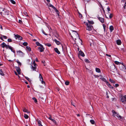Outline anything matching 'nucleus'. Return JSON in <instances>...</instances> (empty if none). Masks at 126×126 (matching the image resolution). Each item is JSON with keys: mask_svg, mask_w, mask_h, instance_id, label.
<instances>
[{"mask_svg": "<svg viewBox=\"0 0 126 126\" xmlns=\"http://www.w3.org/2000/svg\"><path fill=\"white\" fill-rule=\"evenodd\" d=\"M72 32L71 36L72 38L74 39L75 40L77 39H79V36L77 32L75 31L72 30Z\"/></svg>", "mask_w": 126, "mask_h": 126, "instance_id": "obj_1", "label": "nucleus"}, {"mask_svg": "<svg viewBox=\"0 0 126 126\" xmlns=\"http://www.w3.org/2000/svg\"><path fill=\"white\" fill-rule=\"evenodd\" d=\"M84 24L87 26L86 28V29L89 31H91L93 28V26L89 24L87 22H84Z\"/></svg>", "mask_w": 126, "mask_h": 126, "instance_id": "obj_2", "label": "nucleus"}, {"mask_svg": "<svg viewBox=\"0 0 126 126\" xmlns=\"http://www.w3.org/2000/svg\"><path fill=\"white\" fill-rule=\"evenodd\" d=\"M112 112L113 113V116L114 117H115L116 116L118 118L121 119V116L119 115L114 110H112Z\"/></svg>", "mask_w": 126, "mask_h": 126, "instance_id": "obj_3", "label": "nucleus"}, {"mask_svg": "<svg viewBox=\"0 0 126 126\" xmlns=\"http://www.w3.org/2000/svg\"><path fill=\"white\" fill-rule=\"evenodd\" d=\"M36 65H37L35 63V61H34L33 62V63L32 64L31 67V69L32 71H36Z\"/></svg>", "mask_w": 126, "mask_h": 126, "instance_id": "obj_4", "label": "nucleus"}, {"mask_svg": "<svg viewBox=\"0 0 126 126\" xmlns=\"http://www.w3.org/2000/svg\"><path fill=\"white\" fill-rule=\"evenodd\" d=\"M0 14L1 15H8L9 14V12L6 9H3L2 12H0Z\"/></svg>", "mask_w": 126, "mask_h": 126, "instance_id": "obj_5", "label": "nucleus"}, {"mask_svg": "<svg viewBox=\"0 0 126 126\" xmlns=\"http://www.w3.org/2000/svg\"><path fill=\"white\" fill-rule=\"evenodd\" d=\"M17 53L18 55L21 57L23 56L24 55V54L20 50L17 51Z\"/></svg>", "mask_w": 126, "mask_h": 126, "instance_id": "obj_6", "label": "nucleus"}, {"mask_svg": "<svg viewBox=\"0 0 126 126\" xmlns=\"http://www.w3.org/2000/svg\"><path fill=\"white\" fill-rule=\"evenodd\" d=\"M121 100L123 102L125 103L126 102V95H125L122 97L121 99Z\"/></svg>", "mask_w": 126, "mask_h": 126, "instance_id": "obj_7", "label": "nucleus"}, {"mask_svg": "<svg viewBox=\"0 0 126 126\" xmlns=\"http://www.w3.org/2000/svg\"><path fill=\"white\" fill-rule=\"evenodd\" d=\"M7 49L8 48L9 49H10L14 53H15V50L13 49V48L11 46L8 45H7V47L6 48Z\"/></svg>", "mask_w": 126, "mask_h": 126, "instance_id": "obj_8", "label": "nucleus"}, {"mask_svg": "<svg viewBox=\"0 0 126 126\" xmlns=\"http://www.w3.org/2000/svg\"><path fill=\"white\" fill-rule=\"evenodd\" d=\"M40 47H38V49L41 52L43 51L44 48L43 46L42 45H40Z\"/></svg>", "mask_w": 126, "mask_h": 126, "instance_id": "obj_9", "label": "nucleus"}, {"mask_svg": "<svg viewBox=\"0 0 126 126\" xmlns=\"http://www.w3.org/2000/svg\"><path fill=\"white\" fill-rule=\"evenodd\" d=\"M15 36L16 39H18L19 40H21L22 39V37L18 35H15Z\"/></svg>", "mask_w": 126, "mask_h": 126, "instance_id": "obj_10", "label": "nucleus"}, {"mask_svg": "<svg viewBox=\"0 0 126 126\" xmlns=\"http://www.w3.org/2000/svg\"><path fill=\"white\" fill-rule=\"evenodd\" d=\"M98 19L102 23H103L104 21V19L103 18L100 17L99 16L97 17Z\"/></svg>", "mask_w": 126, "mask_h": 126, "instance_id": "obj_11", "label": "nucleus"}, {"mask_svg": "<svg viewBox=\"0 0 126 126\" xmlns=\"http://www.w3.org/2000/svg\"><path fill=\"white\" fill-rule=\"evenodd\" d=\"M122 65L120 67V68L121 70H125L126 69V67L125 66L123 65V63H122Z\"/></svg>", "mask_w": 126, "mask_h": 126, "instance_id": "obj_12", "label": "nucleus"}, {"mask_svg": "<svg viewBox=\"0 0 126 126\" xmlns=\"http://www.w3.org/2000/svg\"><path fill=\"white\" fill-rule=\"evenodd\" d=\"M16 71L17 72L18 74H20V68L18 67H17L16 68Z\"/></svg>", "mask_w": 126, "mask_h": 126, "instance_id": "obj_13", "label": "nucleus"}, {"mask_svg": "<svg viewBox=\"0 0 126 126\" xmlns=\"http://www.w3.org/2000/svg\"><path fill=\"white\" fill-rule=\"evenodd\" d=\"M54 51H55L58 54H60V51L57 48H55L54 49Z\"/></svg>", "mask_w": 126, "mask_h": 126, "instance_id": "obj_14", "label": "nucleus"}, {"mask_svg": "<svg viewBox=\"0 0 126 126\" xmlns=\"http://www.w3.org/2000/svg\"><path fill=\"white\" fill-rule=\"evenodd\" d=\"M37 121L38 122V124L39 126H43L41 124V122L40 120L38 119H37Z\"/></svg>", "mask_w": 126, "mask_h": 126, "instance_id": "obj_15", "label": "nucleus"}, {"mask_svg": "<svg viewBox=\"0 0 126 126\" xmlns=\"http://www.w3.org/2000/svg\"><path fill=\"white\" fill-rule=\"evenodd\" d=\"M79 54L82 57L85 56V54L83 52L81 51H79Z\"/></svg>", "mask_w": 126, "mask_h": 126, "instance_id": "obj_16", "label": "nucleus"}, {"mask_svg": "<svg viewBox=\"0 0 126 126\" xmlns=\"http://www.w3.org/2000/svg\"><path fill=\"white\" fill-rule=\"evenodd\" d=\"M2 47L4 48L5 47L6 48L7 47V45L4 42H3L1 44Z\"/></svg>", "mask_w": 126, "mask_h": 126, "instance_id": "obj_17", "label": "nucleus"}, {"mask_svg": "<svg viewBox=\"0 0 126 126\" xmlns=\"http://www.w3.org/2000/svg\"><path fill=\"white\" fill-rule=\"evenodd\" d=\"M54 41L58 45L61 44V43L56 39H54Z\"/></svg>", "mask_w": 126, "mask_h": 126, "instance_id": "obj_18", "label": "nucleus"}, {"mask_svg": "<svg viewBox=\"0 0 126 126\" xmlns=\"http://www.w3.org/2000/svg\"><path fill=\"white\" fill-rule=\"evenodd\" d=\"M23 111L24 112H26L27 113H29V111L28 110H27L25 108H23L22 109Z\"/></svg>", "mask_w": 126, "mask_h": 126, "instance_id": "obj_19", "label": "nucleus"}, {"mask_svg": "<svg viewBox=\"0 0 126 126\" xmlns=\"http://www.w3.org/2000/svg\"><path fill=\"white\" fill-rule=\"evenodd\" d=\"M116 43L117 45H120L121 43V41L120 40H118L116 41Z\"/></svg>", "mask_w": 126, "mask_h": 126, "instance_id": "obj_20", "label": "nucleus"}, {"mask_svg": "<svg viewBox=\"0 0 126 126\" xmlns=\"http://www.w3.org/2000/svg\"><path fill=\"white\" fill-rule=\"evenodd\" d=\"M88 22H87L89 24H90L92 25L94 23V22L93 21H90L89 20H88Z\"/></svg>", "mask_w": 126, "mask_h": 126, "instance_id": "obj_21", "label": "nucleus"}, {"mask_svg": "<svg viewBox=\"0 0 126 126\" xmlns=\"http://www.w3.org/2000/svg\"><path fill=\"white\" fill-rule=\"evenodd\" d=\"M110 32H112L114 29V28L113 26H110Z\"/></svg>", "mask_w": 126, "mask_h": 126, "instance_id": "obj_22", "label": "nucleus"}, {"mask_svg": "<svg viewBox=\"0 0 126 126\" xmlns=\"http://www.w3.org/2000/svg\"><path fill=\"white\" fill-rule=\"evenodd\" d=\"M96 71L98 73H100L101 72V70L100 69L98 68H96L95 69Z\"/></svg>", "mask_w": 126, "mask_h": 126, "instance_id": "obj_23", "label": "nucleus"}, {"mask_svg": "<svg viewBox=\"0 0 126 126\" xmlns=\"http://www.w3.org/2000/svg\"><path fill=\"white\" fill-rule=\"evenodd\" d=\"M39 78L40 79V81H42L43 80V78L42 76H41V74H40L39 75Z\"/></svg>", "mask_w": 126, "mask_h": 126, "instance_id": "obj_24", "label": "nucleus"}, {"mask_svg": "<svg viewBox=\"0 0 126 126\" xmlns=\"http://www.w3.org/2000/svg\"><path fill=\"white\" fill-rule=\"evenodd\" d=\"M0 74L2 76L4 75V74L3 73L2 70L1 69L0 70Z\"/></svg>", "mask_w": 126, "mask_h": 126, "instance_id": "obj_25", "label": "nucleus"}, {"mask_svg": "<svg viewBox=\"0 0 126 126\" xmlns=\"http://www.w3.org/2000/svg\"><path fill=\"white\" fill-rule=\"evenodd\" d=\"M114 63L115 64L117 65H120L121 63L120 62H118L116 61L114 62Z\"/></svg>", "mask_w": 126, "mask_h": 126, "instance_id": "obj_26", "label": "nucleus"}, {"mask_svg": "<svg viewBox=\"0 0 126 126\" xmlns=\"http://www.w3.org/2000/svg\"><path fill=\"white\" fill-rule=\"evenodd\" d=\"M90 122L92 124H94L95 123V122L94 120H90Z\"/></svg>", "mask_w": 126, "mask_h": 126, "instance_id": "obj_27", "label": "nucleus"}, {"mask_svg": "<svg viewBox=\"0 0 126 126\" xmlns=\"http://www.w3.org/2000/svg\"><path fill=\"white\" fill-rule=\"evenodd\" d=\"M9 0L13 4H15L16 3L13 0Z\"/></svg>", "mask_w": 126, "mask_h": 126, "instance_id": "obj_28", "label": "nucleus"}, {"mask_svg": "<svg viewBox=\"0 0 126 126\" xmlns=\"http://www.w3.org/2000/svg\"><path fill=\"white\" fill-rule=\"evenodd\" d=\"M16 62L18 64V65H21V63L19 61V60H17L16 61Z\"/></svg>", "mask_w": 126, "mask_h": 126, "instance_id": "obj_29", "label": "nucleus"}, {"mask_svg": "<svg viewBox=\"0 0 126 126\" xmlns=\"http://www.w3.org/2000/svg\"><path fill=\"white\" fill-rule=\"evenodd\" d=\"M32 99L34 100V102L35 103H36L37 102V100L34 97H33L32 98Z\"/></svg>", "mask_w": 126, "mask_h": 126, "instance_id": "obj_30", "label": "nucleus"}, {"mask_svg": "<svg viewBox=\"0 0 126 126\" xmlns=\"http://www.w3.org/2000/svg\"><path fill=\"white\" fill-rule=\"evenodd\" d=\"M24 116V118L26 119H28L29 117L26 114H25Z\"/></svg>", "mask_w": 126, "mask_h": 126, "instance_id": "obj_31", "label": "nucleus"}, {"mask_svg": "<svg viewBox=\"0 0 126 126\" xmlns=\"http://www.w3.org/2000/svg\"><path fill=\"white\" fill-rule=\"evenodd\" d=\"M45 45L46 46H47L48 47H50L51 46V44L50 43L46 44Z\"/></svg>", "mask_w": 126, "mask_h": 126, "instance_id": "obj_32", "label": "nucleus"}, {"mask_svg": "<svg viewBox=\"0 0 126 126\" xmlns=\"http://www.w3.org/2000/svg\"><path fill=\"white\" fill-rule=\"evenodd\" d=\"M25 78L27 79L30 82H31V80L28 77H25Z\"/></svg>", "mask_w": 126, "mask_h": 126, "instance_id": "obj_33", "label": "nucleus"}, {"mask_svg": "<svg viewBox=\"0 0 126 126\" xmlns=\"http://www.w3.org/2000/svg\"><path fill=\"white\" fill-rule=\"evenodd\" d=\"M36 45L38 46H40V45H42L41 44H40V43L38 42H37L36 43Z\"/></svg>", "mask_w": 126, "mask_h": 126, "instance_id": "obj_34", "label": "nucleus"}, {"mask_svg": "<svg viewBox=\"0 0 126 126\" xmlns=\"http://www.w3.org/2000/svg\"><path fill=\"white\" fill-rule=\"evenodd\" d=\"M23 45L25 46H26L28 45V43L26 42H24L23 43Z\"/></svg>", "mask_w": 126, "mask_h": 126, "instance_id": "obj_35", "label": "nucleus"}, {"mask_svg": "<svg viewBox=\"0 0 126 126\" xmlns=\"http://www.w3.org/2000/svg\"><path fill=\"white\" fill-rule=\"evenodd\" d=\"M69 82L68 81H66L65 82V84L66 85H69Z\"/></svg>", "mask_w": 126, "mask_h": 126, "instance_id": "obj_36", "label": "nucleus"}, {"mask_svg": "<svg viewBox=\"0 0 126 126\" xmlns=\"http://www.w3.org/2000/svg\"><path fill=\"white\" fill-rule=\"evenodd\" d=\"M85 62H86L88 63L90 62V61H89V60L87 59H85Z\"/></svg>", "mask_w": 126, "mask_h": 126, "instance_id": "obj_37", "label": "nucleus"}, {"mask_svg": "<svg viewBox=\"0 0 126 126\" xmlns=\"http://www.w3.org/2000/svg\"><path fill=\"white\" fill-rule=\"evenodd\" d=\"M55 10L56 12L57 13V14H58V16H59V12L56 8H55Z\"/></svg>", "mask_w": 126, "mask_h": 126, "instance_id": "obj_38", "label": "nucleus"}, {"mask_svg": "<svg viewBox=\"0 0 126 126\" xmlns=\"http://www.w3.org/2000/svg\"><path fill=\"white\" fill-rule=\"evenodd\" d=\"M49 6L50 7H52L53 9H55L56 8H55L51 4H50Z\"/></svg>", "mask_w": 126, "mask_h": 126, "instance_id": "obj_39", "label": "nucleus"}, {"mask_svg": "<svg viewBox=\"0 0 126 126\" xmlns=\"http://www.w3.org/2000/svg\"><path fill=\"white\" fill-rule=\"evenodd\" d=\"M27 49L28 50H29L30 51L31 50V48L30 47H29L28 46H27L26 47Z\"/></svg>", "mask_w": 126, "mask_h": 126, "instance_id": "obj_40", "label": "nucleus"}, {"mask_svg": "<svg viewBox=\"0 0 126 126\" xmlns=\"http://www.w3.org/2000/svg\"><path fill=\"white\" fill-rule=\"evenodd\" d=\"M113 15L112 14H110L109 16V17L110 18H111L113 17Z\"/></svg>", "mask_w": 126, "mask_h": 126, "instance_id": "obj_41", "label": "nucleus"}, {"mask_svg": "<svg viewBox=\"0 0 126 126\" xmlns=\"http://www.w3.org/2000/svg\"><path fill=\"white\" fill-rule=\"evenodd\" d=\"M110 81L112 83H115V81H113V80H111V79H110Z\"/></svg>", "mask_w": 126, "mask_h": 126, "instance_id": "obj_42", "label": "nucleus"}, {"mask_svg": "<svg viewBox=\"0 0 126 126\" xmlns=\"http://www.w3.org/2000/svg\"><path fill=\"white\" fill-rule=\"evenodd\" d=\"M8 41L9 42H11L12 41L11 39H8Z\"/></svg>", "mask_w": 126, "mask_h": 126, "instance_id": "obj_43", "label": "nucleus"}, {"mask_svg": "<svg viewBox=\"0 0 126 126\" xmlns=\"http://www.w3.org/2000/svg\"><path fill=\"white\" fill-rule=\"evenodd\" d=\"M103 26L104 30H105L106 26L104 24H103Z\"/></svg>", "mask_w": 126, "mask_h": 126, "instance_id": "obj_44", "label": "nucleus"}, {"mask_svg": "<svg viewBox=\"0 0 126 126\" xmlns=\"http://www.w3.org/2000/svg\"><path fill=\"white\" fill-rule=\"evenodd\" d=\"M24 14L25 15H26V16H28V14L26 12H24Z\"/></svg>", "mask_w": 126, "mask_h": 126, "instance_id": "obj_45", "label": "nucleus"}, {"mask_svg": "<svg viewBox=\"0 0 126 126\" xmlns=\"http://www.w3.org/2000/svg\"><path fill=\"white\" fill-rule=\"evenodd\" d=\"M3 37L5 39H6L7 38V37L5 35H3Z\"/></svg>", "mask_w": 126, "mask_h": 126, "instance_id": "obj_46", "label": "nucleus"}, {"mask_svg": "<svg viewBox=\"0 0 126 126\" xmlns=\"http://www.w3.org/2000/svg\"><path fill=\"white\" fill-rule=\"evenodd\" d=\"M126 6V2H125V3L124 6L123 7L124 8V9H125V7Z\"/></svg>", "mask_w": 126, "mask_h": 126, "instance_id": "obj_47", "label": "nucleus"}, {"mask_svg": "<svg viewBox=\"0 0 126 126\" xmlns=\"http://www.w3.org/2000/svg\"><path fill=\"white\" fill-rule=\"evenodd\" d=\"M108 86L110 88H113V87L110 84Z\"/></svg>", "mask_w": 126, "mask_h": 126, "instance_id": "obj_48", "label": "nucleus"}, {"mask_svg": "<svg viewBox=\"0 0 126 126\" xmlns=\"http://www.w3.org/2000/svg\"><path fill=\"white\" fill-rule=\"evenodd\" d=\"M71 103L74 106V107H75V104L72 101H71Z\"/></svg>", "mask_w": 126, "mask_h": 126, "instance_id": "obj_49", "label": "nucleus"}, {"mask_svg": "<svg viewBox=\"0 0 126 126\" xmlns=\"http://www.w3.org/2000/svg\"><path fill=\"white\" fill-rule=\"evenodd\" d=\"M43 33L45 35H47V34L44 31H42Z\"/></svg>", "mask_w": 126, "mask_h": 126, "instance_id": "obj_50", "label": "nucleus"}, {"mask_svg": "<svg viewBox=\"0 0 126 126\" xmlns=\"http://www.w3.org/2000/svg\"><path fill=\"white\" fill-rule=\"evenodd\" d=\"M115 87L116 88L117 87H118L119 86V85L118 84H115Z\"/></svg>", "mask_w": 126, "mask_h": 126, "instance_id": "obj_51", "label": "nucleus"}, {"mask_svg": "<svg viewBox=\"0 0 126 126\" xmlns=\"http://www.w3.org/2000/svg\"><path fill=\"white\" fill-rule=\"evenodd\" d=\"M107 9L108 11H110V8L109 7H108L107 8Z\"/></svg>", "mask_w": 126, "mask_h": 126, "instance_id": "obj_52", "label": "nucleus"}, {"mask_svg": "<svg viewBox=\"0 0 126 126\" xmlns=\"http://www.w3.org/2000/svg\"><path fill=\"white\" fill-rule=\"evenodd\" d=\"M19 22L20 23H22V21L21 20H19Z\"/></svg>", "mask_w": 126, "mask_h": 126, "instance_id": "obj_53", "label": "nucleus"}, {"mask_svg": "<svg viewBox=\"0 0 126 126\" xmlns=\"http://www.w3.org/2000/svg\"><path fill=\"white\" fill-rule=\"evenodd\" d=\"M106 55L107 56H108L110 57H111V55H109V54H106Z\"/></svg>", "mask_w": 126, "mask_h": 126, "instance_id": "obj_54", "label": "nucleus"}, {"mask_svg": "<svg viewBox=\"0 0 126 126\" xmlns=\"http://www.w3.org/2000/svg\"><path fill=\"white\" fill-rule=\"evenodd\" d=\"M94 77H95L98 78L99 77V76L98 75H94Z\"/></svg>", "mask_w": 126, "mask_h": 126, "instance_id": "obj_55", "label": "nucleus"}, {"mask_svg": "<svg viewBox=\"0 0 126 126\" xmlns=\"http://www.w3.org/2000/svg\"><path fill=\"white\" fill-rule=\"evenodd\" d=\"M107 85L108 86H109V85H110V84H109V83L107 81Z\"/></svg>", "mask_w": 126, "mask_h": 126, "instance_id": "obj_56", "label": "nucleus"}, {"mask_svg": "<svg viewBox=\"0 0 126 126\" xmlns=\"http://www.w3.org/2000/svg\"><path fill=\"white\" fill-rule=\"evenodd\" d=\"M35 60H36V62H38V58H36Z\"/></svg>", "mask_w": 126, "mask_h": 126, "instance_id": "obj_57", "label": "nucleus"}, {"mask_svg": "<svg viewBox=\"0 0 126 126\" xmlns=\"http://www.w3.org/2000/svg\"><path fill=\"white\" fill-rule=\"evenodd\" d=\"M41 81V83H42L43 84L44 83H45V82L43 81V80H42V81Z\"/></svg>", "mask_w": 126, "mask_h": 126, "instance_id": "obj_58", "label": "nucleus"}, {"mask_svg": "<svg viewBox=\"0 0 126 126\" xmlns=\"http://www.w3.org/2000/svg\"><path fill=\"white\" fill-rule=\"evenodd\" d=\"M79 17H80L81 18H82V15L81 14H79Z\"/></svg>", "mask_w": 126, "mask_h": 126, "instance_id": "obj_59", "label": "nucleus"}, {"mask_svg": "<svg viewBox=\"0 0 126 126\" xmlns=\"http://www.w3.org/2000/svg\"><path fill=\"white\" fill-rule=\"evenodd\" d=\"M51 120V121H52L53 122H55V120L53 119H52Z\"/></svg>", "mask_w": 126, "mask_h": 126, "instance_id": "obj_60", "label": "nucleus"}, {"mask_svg": "<svg viewBox=\"0 0 126 126\" xmlns=\"http://www.w3.org/2000/svg\"><path fill=\"white\" fill-rule=\"evenodd\" d=\"M122 2L123 3H125V2H126L125 1V0H122Z\"/></svg>", "mask_w": 126, "mask_h": 126, "instance_id": "obj_61", "label": "nucleus"}, {"mask_svg": "<svg viewBox=\"0 0 126 126\" xmlns=\"http://www.w3.org/2000/svg\"><path fill=\"white\" fill-rule=\"evenodd\" d=\"M84 1H90V0H84Z\"/></svg>", "mask_w": 126, "mask_h": 126, "instance_id": "obj_62", "label": "nucleus"}, {"mask_svg": "<svg viewBox=\"0 0 126 126\" xmlns=\"http://www.w3.org/2000/svg\"><path fill=\"white\" fill-rule=\"evenodd\" d=\"M48 119H50V120H51V119H52V118H51V117H49L48 118Z\"/></svg>", "mask_w": 126, "mask_h": 126, "instance_id": "obj_63", "label": "nucleus"}, {"mask_svg": "<svg viewBox=\"0 0 126 126\" xmlns=\"http://www.w3.org/2000/svg\"><path fill=\"white\" fill-rule=\"evenodd\" d=\"M15 74L16 75H17V73L16 72V71H15Z\"/></svg>", "mask_w": 126, "mask_h": 126, "instance_id": "obj_64", "label": "nucleus"}]
</instances>
